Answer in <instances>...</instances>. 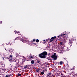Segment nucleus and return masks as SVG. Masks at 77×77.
Here are the masks:
<instances>
[{"label": "nucleus", "mask_w": 77, "mask_h": 77, "mask_svg": "<svg viewBox=\"0 0 77 77\" xmlns=\"http://www.w3.org/2000/svg\"><path fill=\"white\" fill-rule=\"evenodd\" d=\"M47 52L44 51L39 54V57L42 59H45L47 56Z\"/></svg>", "instance_id": "1"}, {"label": "nucleus", "mask_w": 77, "mask_h": 77, "mask_svg": "<svg viewBox=\"0 0 77 77\" xmlns=\"http://www.w3.org/2000/svg\"><path fill=\"white\" fill-rule=\"evenodd\" d=\"M15 39L16 40H20L22 41V42H25V43H26V44H28V43H29V42H30L29 41L27 40V39L24 40L20 38V37H17Z\"/></svg>", "instance_id": "2"}, {"label": "nucleus", "mask_w": 77, "mask_h": 77, "mask_svg": "<svg viewBox=\"0 0 77 77\" xmlns=\"http://www.w3.org/2000/svg\"><path fill=\"white\" fill-rule=\"evenodd\" d=\"M67 38H68L67 36L65 35L61 39V40L63 41V43H66V42H67V41H66Z\"/></svg>", "instance_id": "3"}, {"label": "nucleus", "mask_w": 77, "mask_h": 77, "mask_svg": "<svg viewBox=\"0 0 77 77\" xmlns=\"http://www.w3.org/2000/svg\"><path fill=\"white\" fill-rule=\"evenodd\" d=\"M74 41H76V37H74L72 38L69 40V43L71 44H72L73 43L72 42Z\"/></svg>", "instance_id": "4"}, {"label": "nucleus", "mask_w": 77, "mask_h": 77, "mask_svg": "<svg viewBox=\"0 0 77 77\" xmlns=\"http://www.w3.org/2000/svg\"><path fill=\"white\" fill-rule=\"evenodd\" d=\"M9 59H10V62H13L14 59L12 58V57H13V56L12 55H10L9 56Z\"/></svg>", "instance_id": "5"}, {"label": "nucleus", "mask_w": 77, "mask_h": 77, "mask_svg": "<svg viewBox=\"0 0 77 77\" xmlns=\"http://www.w3.org/2000/svg\"><path fill=\"white\" fill-rule=\"evenodd\" d=\"M56 38V37L54 36L51 38V39H50V42H51L52 41H54V39Z\"/></svg>", "instance_id": "6"}, {"label": "nucleus", "mask_w": 77, "mask_h": 77, "mask_svg": "<svg viewBox=\"0 0 77 77\" xmlns=\"http://www.w3.org/2000/svg\"><path fill=\"white\" fill-rule=\"evenodd\" d=\"M51 57H52V58H53V60H57V56H54V55H52Z\"/></svg>", "instance_id": "7"}, {"label": "nucleus", "mask_w": 77, "mask_h": 77, "mask_svg": "<svg viewBox=\"0 0 77 77\" xmlns=\"http://www.w3.org/2000/svg\"><path fill=\"white\" fill-rule=\"evenodd\" d=\"M64 35H65V34H64V33H63V34H61L59 36H58V37L60 38V39H61V36H64Z\"/></svg>", "instance_id": "8"}, {"label": "nucleus", "mask_w": 77, "mask_h": 77, "mask_svg": "<svg viewBox=\"0 0 77 77\" xmlns=\"http://www.w3.org/2000/svg\"><path fill=\"white\" fill-rule=\"evenodd\" d=\"M63 50L64 51H66L68 50V47H64L63 48Z\"/></svg>", "instance_id": "9"}, {"label": "nucleus", "mask_w": 77, "mask_h": 77, "mask_svg": "<svg viewBox=\"0 0 77 77\" xmlns=\"http://www.w3.org/2000/svg\"><path fill=\"white\" fill-rule=\"evenodd\" d=\"M51 72H50L47 75V76H49V77H52V76H51Z\"/></svg>", "instance_id": "10"}, {"label": "nucleus", "mask_w": 77, "mask_h": 77, "mask_svg": "<svg viewBox=\"0 0 77 77\" xmlns=\"http://www.w3.org/2000/svg\"><path fill=\"white\" fill-rule=\"evenodd\" d=\"M36 63H37V64L38 63V64H40L41 63L40 60H37L36 61Z\"/></svg>", "instance_id": "11"}, {"label": "nucleus", "mask_w": 77, "mask_h": 77, "mask_svg": "<svg viewBox=\"0 0 77 77\" xmlns=\"http://www.w3.org/2000/svg\"><path fill=\"white\" fill-rule=\"evenodd\" d=\"M48 40H50V38H48V39H47L46 40H44V43L45 44V43H46V42H47Z\"/></svg>", "instance_id": "12"}, {"label": "nucleus", "mask_w": 77, "mask_h": 77, "mask_svg": "<svg viewBox=\"0 0 77 77\" xmlns=\"http://www.w3.org/2000/svg\"><path fill=\"white\" fill-rule=\"evenodd\" d=\"M35 39H34L33 40V41H32L31 42L29 41V43H28V44H29V43H33V42H35Z\"/></svg>", "instance_id": "13"}, {"label": "nucleus", "mask_w": 77, "mask_h": 77, "mask_svg": "<svg viewBox=\"0 0 77 77\" xmlns=\"http://www.w3.org/2000/svg\"><path fill=\"white\" fill-rule=\"evenodd\" d=\"M12 50H14L11 49L9 51L10 52V53H11V54H12V53H14V52L12 51Z\"/></svg>", "instance_id": "14"}, {"label": "nucleus", "mask_w": 77, "mask_h": 77, "mask_svg": "<svg viewBox=\"0 0 77 77\" xmlns=\"http://www.w3.org/2000/svg\"><path fill=\"white\" fill-rule=\"evenodd\" d=\"M40 70V69L38 68L36 70V71L37 73H38L39 72V71Z\"/></svg>", "instance_id": "15"}, {"label": "nucleus", "mask_w": 77, "mask_h": 77, "mask_svg": "<svg viewBox=\"0 0 77 77\" xmlns=\"http://www.w3.org/2000/svg\"><path fill=\"white\" fill-rule=\"evenodd\" d=\"M1 66L2 67H3L4 68L5 67V64L3 63H2Z\"/></svg>", "instance_id": "16"}, {"label": "nucleus", "mask_w": 77, "mask_h": 77, "mask_svg": "<svg viewBox=\"0 0 77 77\" xmlns=\"http://www.w3.org/2000/svg\"><path fill=\"white\" fill-rule=\"evenodd\" d=\"M31 63L32 64H33L35 63V61L32 60L31 61Z\"/></svg>", "instance_id": "17"}, {"label": "nucleus", "mask_w": 77, "mask_h": 77, "mask_svg": "<svg viewBox=\"0 0 77 77\" xmlns=\"http://www.w3.org/2000/svg\"><path fill=\"white\" fill-rule=\"evenodd\" d=\"M59 63H60V65H62V64H63V62L62 61H61Z\"/></svg>", "instance_id": "18"}, {"label": "nucleus", "mask_w": 77, "mask_h": 77, "mask_svg": "<svg viewBox=\"0 0 77 77\" xmlns=\"http://www.w3.org/2000/svg\"><path fill=\"white\" fill-rule=\"evenodd\" d=\"M26 60V58H25V57H23V59L22 60H24V61H25Z\"/></svg>", "instance_id": "19"}, {"label": "nucleus", "mask_w": 77, "mask_h": 77, "mask_svg": "<svg viewBox=\"0 0 77 77\" xmlns=\"http://www.w3.org/2000/svg\"><path fill=\"white\" fill-rule=\"evenodd\" d=\"M18 75L19 76V77H20V76H21V74H19V73L18 74Z\"/></svg>", "instance_id": "20"}, {"label": "nucleus", "mask_w": 77, "mask_h": 77, "mask_svg": "<svg viewBox=\"0 0 77 77\" xmlns=\"http://www.w3.org/2000/svg\"><path fill=\"white\" fill-rule=\"evenodd\" d=\"M27 67V66L26 65L25 66H24V69H26Z\"/></svg>", "instance_id": "21"}, {"label": "nucleus", "mask_w": 77, "mask_h": 77, "mask_svg": "<svg viewBox=\"0 0 77 77\" xmlns=\"http://www.w3.org/2000/svg\"><path fill=\"white\" fill-rule=\"evenodd\" d=\"M36 42H39V40L38 39H36L35 41Z\"/></svg>", "instance_id": "22"}, {"label": "nucleus", "mask_w": 77, "mask_h": 77, "mask_svg": "<svg viewBox=\"0 0 77 77\" xmlns=\"http://www.w3.org/2000/svg\"><path fill=\"white\" fill-rule=\"evenodd\" d=\"M59 62H57L55 63L56 65H59Z\"/></svg>", "instance_id": "23"}, {"label": "nucleus", "mask_w": 77, "mask_h": 77, "mask_svg": "<svg viewBox=\"0 0 77 77\" xmlns=\"http://www.w3.org/2000/svg\"><path fill=\"white\" fill-rule=\"evenodd\" d=\"M41 74H42V75H44V72H41Z\"/></svg>", "instance_id": "24"}, {"label": "nucleus", "mask_w": 77, "mask_h": 77, "mask_svg": "<svg viewBox=\"0 0 77 77\" xmlns=\"http://www.w3.org/2000/svg\"><path fill=\"white\" fill-rule=\"evenodd\" d=\"M44 72H47V69H45L44 70H43Z\"/></svg>", "instance_id": "25"}, {"label": "nucleus", "mask_w": 77, "mask_h": 77, "mask_svg": "<svg viewBox=\"0 0 77 77\" xmlns=\"http://www.w3.org/2000/svg\"><path fill=\"white\" fill-rule=\"evenodd\" d=\"M6 59H8V60H9L10 61V59L9 58V57H6Z\"/></svg>", "instance_id": "26"}, {"label": "nucleus", "mask_w": 77, "mask_h": 77, "mask_svg": "<svg viewBox=\"0 0 77 77\" xmlns=\"http://www.w3.org/2000/svg\"><path fill=\"white\" fill-rule=\"evenodd\" d=\"M56 53H54V55H53L52 56H57L56 55Z\"/></svg>", "instance_id": "27"}, {"label": "nucleus", "mask_w": 77, "mask_h": 77, "mask_svg": "<svg viewBox=\"0 0 77 77\" xmlns=\"http://www.w3.org/2000/svg\"><path fill=\"white\" fill-rule=\"evenodd\" d=\"M15 32H16V33H20V32L16 31Z\"/></svg>", "instance_id": "28"}, {"label": "nucleus", "mask_w": 77, "mask_h": 77, "mask_svg": "<svg viewBox=\"0 0 77 77\" xmlns=\"http://www.w3.org/2000/svg\"><path fill=\"white\" fill-rule=\"evenodd\" d=\"M73 69H75V66H74L73 67Z\"/></svg>", "instance_id": "29"}, {"label": "nucleus", "mask_w": 77, "mask_h": 77, "mask_svg": "<svg viewBox=\"0 0 77 77\" xmlns=\"http://www.w3.org/2000/svg\"><path fill=\"white\" fill-rule=\"evenodd\" d=\"M60 45H63V42H60Z\"/></svg>", "instance_id": "30"}, {"label": "nucleus", "mask_w": 77, "mask_h": 77, "mask_svg": "<svg viewBox=\"0 0 77 77\" xmlns=\"http://www.w3.org/2000/svg\"><path fill=\"white\" fill-rule=\"evenodd\" d=\"M2 64V62H0V65L1 66Z\"/></svg>", "instance_id": "31"}, {"label": "nucleus", "mask_w": 77, "mask_h": 77, "mask_svg": "<svg viewBox=\"0 0 77 77\" xmlns=\"http://www.w3.org/2000/svg\"><path fill=\"white\" fill-rule=\"evenodd\" d=\"M74 73V72H72V73L71 74H73Z\"/></svg>", "instance_id": "32"}, {"label": "nucleus", "mask_w": 77, "mask_h": 77, "mask_svg": "<svg viewBox=\"0 0 77 77\" xmlns=\"http://www.w3.org/2000/svg\"><path fill=\"white\" fill-rule=\"evenodd\" d=\"M20 35H21V36H22V38H23V35H22V34H20Z\"/></svg>", "instance_id": "33"}, {"label": "nucleus", "mask_w": 77, "mask_h": 77, "mask_svg": "<svg viewBox=\"0 0 77 77\" xmlns=\"http://www.w3.org/2000/svg\"><path fill=\"white\" fill-rule=\"evenodd\" d=\"M30 58H31V59L33 58V56H31L30 57Z\"/></svg>", "instance_id": "34"}, {"label": "nucleus", "mask_w": 77, "mask_h": 77, "mask_svg": "<svg viewBox=\"0 0 77 77\" xmlns=\"http://www.w3.org/2000/svg\"><path fill=\"white\" fill-rule=\"evenodd\" d=\"M11 75L10 74L9 75V77H11Z\"/></svg>", "instance_id": "35"}, {"label": "nucleus", "mask_w": 77, "mask_h": 77, "mask_svg": "<svg viewBox=\"0 0 77 77\" xmlns=\"http://www.w3.org/2000/svg\"><path fill=\"white\" fill-rule=\"evenodd\" d=\"M5 77H9V76H8V75H6Z\"/></svg>", "instance_id": "36"}, {"label": "nucleus", "mask_w": 77, "mask_h": 77, "mask_svg": "<svg viewBox=\"0 0 77 77\" xmlns=\"http://www.w3.org/2000/svg\"><path fill=\"white\" fill-rule=\"evenodd\" d=\"M72 44H69V45H70V46H72Z\"/></svg>", "instance_id": "37"}, {"label": "nucleus", "mask_w": 77, "mask_h": 77, "mask_svg": "<svg viewBox=\"0 0 77 77\" xmlns=\"http://www.w3.org/2000/svg\"><path fill=\"white\" fill-rule=\"evenodd\" d=\"M2 22H0V24H2Z\"/></svg>", "instance_id": "38"}, {"label": "nucleus", "mask_w": 77, "mask_h": 77, "mask_svg": "<svg viewBox=\"0 0 77 77\" xmlns=\"http://www.w3.org/2000/svg\"><path fill=\"white\" fill-rule=\"evenodd\" d=\"M64 59H65V60H66V58H64Z\"/></svg>", "instance_id": "39"}, {"label": "nucleus", "mask_w": 77, "mask_h": 77, "mask_svg": "<svg viewBox=\"0 0 77 77\" xmlns=\"http://www.w3.org/2000/svg\"><path fill=\"white\" fill-rule=\"evenodd\" d=\"M48 65V63H47L46 64V65Z\"/></svg>", "instance_id": "40"}, {"label": "nucleus", "mask_w": 77, "mask_h": 77, "mask_svg": "<svg viewBox=\"0 0 77 77\" xmlns=\"http://www.w3.org/2000/svg\"><path fill=\"white\" fill-rule=\"evenodd\" d=\"M3 59L4 60V57H3Z\"/></svg>", "instance_id": "41"}, {"label": "nucleus", "mask_w": 77, "mask_h": 77, "mask_svg": "<svg viewBox=\"0 0 77 77\" xmlns=\"http://www.w3.org/2000/svg\"><path fill=\"white\" fill-rule=\"evenodd\" d=\"M47 63H45V64H46Z\"/></svg>", "instance_id": "42"}, {"label": "nucleus", "mask_w": 77, "mask_h": 77, "mask_svg": "<svg viewBox=\"0 0 77 77\" xmlns=\"http://www.w3.org/2000/svg\"><path fill=\"white\" fill-rule=\"evenodd\" d=\"M5 70H6V69H5Z\"/></svg>", "instance_id": "43"}]
</instances>
